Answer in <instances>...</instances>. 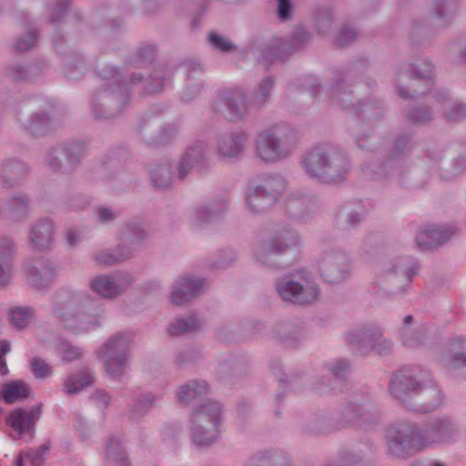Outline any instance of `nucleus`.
Returning a JSON list of instances; mask_svg holds the SVG:
<instances>
[{"mask_svg":"<svg viewBox=\"0 0 466 466\" xmlns=\"http://www.w3.org/2000/svg\"><path fill=\"white\" fill-rule=\"evenodd\" d=\"M457 431L455 423L449 417H442L423 428L415 425L390 426L385 438L390 452L403 457L426 447L451 441Z\"/></svg>","mask_w":466,"mask_h":466,"instance_id":"1","label":"nucleus"},{"mask_svg":"<svg viewBox=\"0 0 466 466\" xmlns=\"http://www.w3.org/2000/svg\"><path fill=\"white\" fill-rule=\"evenodd\" d=\"M90 301L91 298L86 291H59L53 302V311L58 324L73 334L86 333L98 328L102 317L89 310Z\"/></svg>","mask_w":466,"mask_h":466,"instance_id":"2","label":"nucleus"},{"mask_svg":"<svg viewBox=\"0 0 466 466\" xmlns=\"http://www.w3.org/2000/svg\"><path fill=\"white\" fill-rule=\"evenodd\" d=\"M306 173L323 183L340 181L348 172L347 157L327 146H317L309 150L301 160Z\"/></svg>","mask_w":466,"mask_h":466,"instance_id":"3","label":"nucleus"},{"mask_svg":"<svg viewBox=\"0 0 466 466\" xmlns=\"http://www.w3.org/2000/svg\"><path fill=\"white\" fill-rule=\"evenodd\" d=\"M390 390L393 397L404 400L411 396H418L423 401L417 408L420 412H429L441 404L443 397L441 390L433 381H419L413 371L404 368L393 374L390 380Z\"/></svg>","mask_w":466,"mask_h":466,"instance_id":"4","label":"nucleus"},{"mask_svg":"<svg viewBox=\"0 0 466 466\" xmlns=\"http://www.w3.org/2000/svg\"><path fill=\"white\" fill-rule=\"evenodd\" d=\"M222 405L211 399L200 401L193 408L188 420L190 439L199 447L215 442L220 433Z\"/></svg>","mask_w":466,"mask_h":466,"instance_id":"5","label":"nucleus"},{"mask_svg":"<svg viewBox=\"0 0 466 466\" xmlns=\"http://www.w3.org/2000/svg\"><path fill=\"white\" fill-rule=\"evenodd\" d=\"M294 132L286 133L283 124L274 125L258 133L255 151L264 162H276L289 156L294 146Z\"/></svg>","mask_w":466,"mask_h":466,"instance_id":"6","label":"nucleus"},{"mask_svg":"<svg viewBox=\"0 0 466 466\" xmlns=\"http://www.w3.org/2000/svg\"><path fill=\"white\" fill-rule=\"evenodd\" d=\"M279 296L287 302L297 305H309L315 302L320 295V289L314 282L312 275L306 269H300L292 277H285L276 284Z\"/></svg>","mask_w":466,"mask_h":466,"instance_id":"7","label":"nucleus"},{"mask_svg":"<svg viewBox=\"0 0 466 466\" xmlns=\"http://www.w3.org/2000/svg\"><path fill=\"white\" fill-rule=\"evenodd\" d=\"M131 343V335L121 332L112 336L96 350L103 361L106 374L112 379H120L127 366V351Z\"/></svg>","mask_w":466,"mask_h":466,"instance_id":"8","label":"nucleus"},{"mask_svg":"<svg viewBox=\"0 0 466 466\" xmlns=\"http://www.w3.org/2000/svg\"><path fill=\"white\" fill-rule=\"evenodd\" d=\"M299 243L298 234L290 229L278 231L270 241L259 240L253 246L256 258L262 264L279 268L276 258Z\"/></svg>","mask_w":466,"mask_h":466,"instance_id":"9","label":"nucleus"},{"mask_svg":"<svg viewBox=\"0 0 466 466\" xmlns=\"http://www.w3.org/2000/svg\"><path fill=\"white\" fill-rule=\"evenodd\" d=\"M25 269L27 281L37 289L48 288L58 277L56 265L44 258L26 261Z\"/></svg>","mask_w":466,"mask_h":466,"instance_id":"10","label":"nucleus"},{"mask_svg":"<svg viewBox=\"0 0 466 466\" xmlns=\"http://www.w3.org/2000/svg\"><path fill=\"white\" fill-rule=\"evenodd\" d=\"M207 287L203 279L187 274L179 276L172 285L170 300L177 306L185 305L203 293Z\"/></svg>","mask_w":466,"mask_h":466,"instance_id":"11","label":"nucleus"},{"mask_svg":"<svg viewBox=\"0 0 466 466\" xmlns=\"http://www.w3.org/2000/svg\"><path fill=\"white\" fill-rule=\"evenodd\" d=\"M133 281V276L127 272L99 275L91 280L90 288L99 296L111 299L120 295Z\"/></svg>","mask_w":466,"mask_h":466,"instance_id":"12","label":"nucleus"},{"mask_svg":"<svg viewBox=\"0 0 466 466\" xmlns=\"http://www.w3.org/2000/svg\"><path fill=\"white\" fill-rule=\"evenodd\" d=\"M40 416V406H34L29 409H15L6 417V424L17 433L18 437L31 439L35 432V423Z\"/></svg>","mask_w":466,"mask_h":466,"instance_id":"13","label":"nucleus"},{"mask_svg":"<svg viewBox=\"0 0 466 466\" xmlns=\"http://www.w3.org/2000/svg\"><path fill=\"white\" fill-rule=\"evenodd\" d=\"M275 197L259 181L250 182L245 192L246 209L259 214L269 209L275 203Z\"/></svg>","mask_w":466,"mask_h":466,"instance_id":"14","label":"nucleus"},{"mask_svg":"<svg viewBox=\"0 0 466 466\" xmlns=\"http://www.w3.org/2000/svg\"><path fill=\"white\" fill-rule=\"evenodd\" d=\"M349 339L358 345L360 353L372 350L380 355H386L392 350V343L383 339L379 331H355L349 335Z\"/></svg>","mask_w":466,"mask_h":466,"instance_id":"15","label":"nucleus"},{"mask_svg":"<svg viewBox=\"0 0 466 466\" xmlns=\"http://www.w3.org/2000/svg\"><path fill=\"white\" fill-rule=\"evenodd\" d=\"M456 232L451 225H426L416 235V243L420 249H427L447 241Z\"/></svg>","mask_w":466,"mask_h":466,"instance_id":"16","label":"nucleus"},{"mask_svg":"<svg viewBox=\"0 0 466 466\" xmlns=\"http://www.w3.org/2000/svg\"><path fill=\"white\" fill-rule=\"evenodd\" d=\"M248 135L241 130L221 134L217 142V152L223 159L239 157L247 145Z\"/></svg>","mask_w":466,"mask_h":466,"instance_id":"17","label":"nucleus"},{"mask_svg":"<svg viewBox=\"0 0 466 466\" xmlns=\"http://www.w3.org/2000/svg\"><path fill=\"white\" fill-rule=\"evenodd\" d=\"M221 101L232 119L242 117L249 103L245 91L240 87L224 91Z\"/></svg>","mask_w":466,"mask_h":466,"instance_id":"18","label":"nucleus"},{"mask_svg":"<svg viewBox=\"0 0 466 466\" xmlns=\"http://www.w3.org/2000/svg\"><path fill=\"white\" fill-rule=\"evenodd\" d=\"M31 243L35 248H48L54 239V224L49 218H43L33 225L30 230Z\"/></svg>","mask_w":466,"mask_h":466,"instance_id":"19","label":"nucleus"},{"mask_svg":"<svg viewBox=\"0 0 466 466\" xmlns=\"http://www.w3.org/2000/svg\"><path fill=\"white\" fill-rule=\"evenodd\" d=\"M208 392V385L204 380H192L180 386L177 397L180 403L187 405Z\"/></svg>","mask_w":466,"mask_h":466,"instance_id":"20","label":"nucleus"},{"mask_svg":"<svg viewBox=\"0 0 466 466\" xmlns=\"http://www.w3.org/2000/svg\"><path fill=\"white\" fill-rule=\"evenodd\" d=\"M433 97L438 106L443 111L446 119L458 121L466 116V105L450 102L446 92L436 93Z\"/></svg>","mask_w":466,"mask_h":466,"instance_id":"21","label":"nucleus"},{"mask_svg":"<svg viewBox=\"0 0 466 466\" xmlns=\"http://www.w3.org/2000/svg\"><path fill=\"white\" fill-rule=\"evenodd\" d=\"M13 248V243L9 238H0V287L7 285L11 279Z\"/></svg>","mask_w":466,"mask_h":466,"instance_id":"22","label":"nucleus"},{"mask_svg":"<svg viewBox=\"0 0 466 466\" xmlns=\"http://www.w3.org/2000/svg\"><path fill=\"white\" fill-rule=\"evenodd\" d=\"M204 148L205 146L201 141H198L188 147L179 163L178 177L180 178L186 177L194 166L202 161L204 157Z\"/></svg>","mask_w":466,"mask_h":466,"instance_id":"23","label":"nucleus"},{"mask_svg":"<svg viewBox=\"0 0 466 466\" xmlns=\"http://www.w3.org/2000/svg\"><path fill=\"white\" fill-rule=\"evenodd\" d=\"M372 408L373 406L369 396L361 395L350 401L346 407L345 412L353 421L358 419L368 421L371 417Z\"/></svg>","mask_w":466,"mask_h":466,"instance_id":"24","label":"nucleus"},{"mask_svg":"<svg viewBox=\"0 0 466 466\" xmlns=\"http://www.w3.org/2000/svg\"><path fill=\"white\" fill-rule=\"evenodd\" d=\"M322 278L329 283H337L345 278V271L338 267V259L330 255L323 256L319 261Z\"/></svg>","mask_w":466,"mask_h":466,"instance_id":"25","label":"nucleus"},{"mask_svg":"<svg viewBox=\"0 0 466 466\" xmlns=\"http://www.w3.org/2000/svg\"><path fill=\"white\" fill-rule=\"evenodd\" d=\"M132 256V249L127 247L119 246L115 251L101 250L94 255L96 263L103 266H110L116 262L127 259Z\"/></svg>","mask_w":466,"mask_h":466,"instance_id":"26","label":"nucleus"},{"mask_svg":"<svg viewBox=\"0 0 466 466\" xmlns=\"http://www.w3.org/2000/svg\"><path fill=\"white\" fill-rule=\"evenodd\" d=\"M81 147L74 145L71 147L66 148L64 147H56L49 154V166L55 171L59 169L61 158L66 159L69 163H74L77 159V154L80 152Z\"/></svg>","mask_w":466,"mask_h":466,"instance_id":"27","label":"nucleus"},{"mask_svg":"<svg viewBox=\"0 0 466 466\" xmlns=\"http://www.w3.org/2000/svg\"><path fill=\"white\" fill-rule=\"evenodd\" d=\"M127 454L124 451L122 441L117 436L108 439L106 445L105 461L107 463L116 461L119 466H128L126 462Z\"/></svg>","mask_w":466,"mask_h":466,"instance_id":"28","label":"nucleus"},{"mask_svg":"<svg viewBox=\"0 0 466 466\" xmlns=\"http://www.w3.org/2000/svg\"><path fill=\"white\" fill-rule=\"evenodd\" d=\"M29 395V388L26 383L15 380L4 385L0 396L8 403H13L25 399Z\"/></svg>","mask_w":466,"mask_h":466,"instance_id":"29","label":"nucleus"},{"mask_svg":"<svg viewBox=\"0 0 466 466\" xmlns=\"http://www.w3.org/2000/svg\"><path fill=\"white\" fill-rule=\"evenodd\" d=\"M399 160L392 157L383 164L367 166L364 168V173L373 179H381L390 175H394L399 169Z\"/></svg>","mask_w":466,"mask_h":466,"instance_id":"30","label":"nucleus"},{"mask_svg":"<svg viewBox=\"0 0 466 466\" xmlns=\"http://www.w3.org/2000/svg\"><path fill=\"white\" fill-rule=\"evenodd\" d=\"M406 72L407 76L414 82L413 86H418L419 84L423 83L430 87L433 84V67L430 62H422L420 69H415L412 66H410Z\"/></svg>","mask_w":466,"mask_h":466,"instance_id":"31","label":"nucleus"},{"mask_svg":"<svg viewBox=\"0 0 466 466\" xmlns=\"http://www.w3.org/2000/svg\"><path fill=\"white\" fill-rule=\"evenodd\" d=\"M200 326L201 322L195 316L177 318L169 324L168 331L172 335H180L197 330Z\"/></svg>","mask_w":466,"mask_h":466,"instance_id":"32","label":"nucleus"},{"mask_svg":"<svg viewBox=\"0 0 466 466\" xmlns=\"http://www.w3.org/2000/svg\"><path fill=\"white\" fill-rule=\"evenodd\" d=\"M35 312L29 307H14L9 311L12 325L17 329L25 328L34 319Z\"/></svg>","mask_w":466,"mask_h":466,"instance_id":"33","label":"nucleus"},{"mask_svg":"<svg viewBox=\"0 0 466 466\" xmlns=\"http://www.w3.org/2000/svg\"><path fill=\"white\" fill-rule=\"evenodd\" d=\"M93 376L87 370H83L76 375H71L65 382V388L68 393H76L90 385Z\"/></svg>","mask_w":466,"mask_h":466,"instance_id":"34","label":"nucleus"},{"mask_svg":"<svg viewBox=\"0 0 466 466\" xmlns=\"http://www.w3.org/2000/svg\"><path fill=\"white\" fill-rule=\"evenodd\" d=\"M55 351L65 362L74 361L79 359L82 355V350L79 348L73 346L66 340L62 339H59L56 342Z\"/></svg>","mask_w":466,"mask_h":466,"instance_id":"35","label":"nucleus"},{"mask_svg":"<svg viewBox=\"0 0 466 466\" xmlns=\"http://www.w3.org/2000/svg\"><path fill=\"white\" fill-rule=\"evenodd\" d=\"M47 451L46 446H42L37 451H22L18 456L15 462V466H26V464H30L31 466H42L44 461V453Z\"/></svg>","mask_w":466,"mask_h":466,"instance_id":"36","label":"nucleus"},{"mask_svg":"<svg viewBox=\"0 0 466 466\" xmlns=\"http://www.w3.org/2000/svg\"><path fill=\"white\" fill-rule=\"evenodd\" d=\"M288 460L277 451H266L252 460V466H288Z\"/></svg>","mask_w":466,"mask_h":466,"instance_id":"37","label":"nucleus"},{"mask_svg":"<svg viewBox=\"0 0 466 466\" xmlns=\"http://www.w3.org/2000/svg\"><path fill=\"white\" fill-rule=\"evenodd\" d=\"M273 87V79L269 76L265 77L258 86V88L254 92L250 103L254 104L257 106H262L265 104L268 97L270 91Z\"/></svg>","mask_w":466,"mask_h":466,"instance_id":"38","label":"nucleus"},{"mask_svg":"<svg viewBox=\"0 0 466 466\" xmlns=\"http://www.w3.org/2000/svg\"><path fill=\"white\" fill-rule=\"evenodd\" d=\"M259 182L269 192L274 194L275 200H277L278 195L282 192L286 187V181L284 177L278 174L267 175Z\"/></svg>","mask_w":466,"mask_h":466,"instance_id":"39","label":"nucleus"},{"mask_svg":"<svg viewBox=\"0 0 466 466\" xmlns=\"http://www.w3.org/2000/svg\"><path fill=\"white\" fill-rule=\"evenodd\" d=\"M412 322V317L408 315L403 319V328L401 331V339L404 345L409 347H415L421 343V339L418 332H413L409 329Z\"/></svg>","mask_w":466,"mask_h":466,"instance_id":"40","label":"nucleus"},{"mask_svg":"<svg viewBox=\"0 0 466 466\" xmlns=\"http://www.w3.org/2000/svg\"><path fill=\"white\" fill-rule=\"evenodd\" d=\"M30 365L34 376L37 379H45L52 374V367L41 358H33Z\"/></svg>","mask_w":466,"mask_h":466,"instance_id":"41","label":"nucleus"},{"mask_svg":"<svg viewBox=\"0 0 466 466\" xmlns=\"http://www.w3.org/2000/svg\"><path fill=\"white\" fill-rule=\"evenodd\" d=\"M215 216L214 210L209 206H201L190 213V219L196 225L208 222Z\"/></svg>","mask_w":466,"mask_h":466,"instance_id":"42","label":"nucleus"},{"mask_svg":"<svg viewBox=\"0 0 466 466\" xmlns=\"http://www.w3.org/2000/svg\"><path fill=\"white\" fill-rule=\"evenodd\" d=\"M208 41L213 47L221 51L228 52L235 48V46L228 39L216 33L209 34Z\"/></svg>","mask_w":466,"mask_h":466,"instance_id":"43","label":"nucleus"},{"mask_svg":"<svg viewBox=\"0 0 466 466\" xmlns=\"http://www.w3.org/2000/svg\"><path fill=\"white\" fill-rule=\"evenodd\" d=\"M442 365L448 369H457L466 367V354L462 352H454L451 356L441 360Z\"/></svg>","mask_w":466,"mask_h":466,"instance_id":"44","label":"nucleus"},{"mask_svg":"<svg viewBox=\"0 0 466 466\" xmlns=\"http://www.w3.org/2000/svg\"><path fill=\"white\" fill-rule=\"evenodd\" d=\"M344 217L346 218L347 223L353 226L362 219L364 213L359 212L356 209H351L349 206H346L343 207L338 214L339 218Z\"/></svg>","mask_w":466,"mask_h":466,"instance_id":"45","label":"nucleus"},{"mask_svg":"<svg viewBox=\"0 0 466 466\" xmlns=\"http://www.w3.org/2000/svg\"><path fill=\"white\" fill-rule=\"evenodd\" d=\"M36 39V32L35 30H30L25 36L20 37L16 41L15 47L18 51H26L35 44Z\"/></svg>","mask_w":466,"mask_h":466,"instance_id":"46","label":"nucleus"},{"mask_svg":"<svg viewBox=\"0 0 466 466\" xmlns=\"http://www.w3.org/2000/svg\"><path fill=\"white\" fill-rule=\"evenodd\" d=\"M350 369V364L346 360H337L329 366V370L337 379H342L347 374Z\"/></svg>","mask_w":466,"mask_h":466,"instance_id":"47","label":"nucleus"},{"mask_svg":"<svg viewBox=\"0 0 466 466\" xmlns=\"http://www.w3.org/2000/svg\"><path fill=\"white\" fill-rule=\"evenodd\" d=\"M356 36V31L350 26L343 27L339 33L336 43L339 46H345L353 40Z\"/></svg>","mask_w":466,"mask_h":466,"instance_id":"48","label":"nucleus"},{"mask_svg":"<svg viewBox=\"0 0 466 466\" xmlns=\"http://www.w3.org/2000/svg\"><path fill=\"white\" fill-rule=\"evenodd\" d=\"M278 1V14L279 18L284 21L289 18L291 13L290 0H277Z\"/></svg>","mask_w":466,"mask_h":466,"instance_id":"49","label":"nucleus"},{"mask_svg":"<svg viewBox=\"0 0 466 466\" xmlns=\"http://www.w3.org/2000/svg\"><path fill=\"white\" fill-rule=\"evenodd\" d=\"M431 113L425 109V108H419L416 110H413L409 117L411 121L416 123H424L428 121L431 118Z\"/></svg>","mask_w":466,"mask_h":466,"instance_id":"50","label":"nucleus"},{"mask_svg":"<svg viewBox=\"0 0 466 466\" xmlns=\"http://www.w3.org/2000/svg\"><path fill=\"white\" fill-rule=\"evenodd\" d=\"M125 234L127 238H132L135 240H140L147 235L145 229L137 224L128 225Z\"/></svg>","mask_w":466,"mask_h":466,"instance_id":"51","label":"nucleus"},{"mask_svg":"<svg viewBox=\"0 0 466 466\" xmlns=\"http://www.w3.org/2000/svg\"><path fill=\"white\" fill-rule=\"evenodd\" d=\"M156 400L157 398L155 397V395L147 393L145 396H143L142 399L137 402V406L134 408V411L139 412L140 410H144L147 407L151 406Z\"/></svg>","mask_w":466,"mask_h":466,"instance_id":"52","label":"nucleus"},{"mask_svg":"<svg viewBox=\"0 0 466 466\" xmlns=\"http://www.w3.org/2000/svg\"><path fill=\"white\" fill-rule=\"evenodd\" d=\"M262 58L267 64L272 62L273 60L281 58L279 54V46H274L265 50L263 52Z\"/></svg>","mask_w":466,"mask_h":466,"instance_id":"53","label":"nucleus"},{"mask_svg":"<svg viewBox=\"0 0 466 466\" xmlns=\"http://www.w3.org/2000/svg\"><path fill=\"white\" fill-rule=\"evenodd\" d=\"M97 217L98 219L102 222L110 221L115 218V213L108 208L100 207L97 208Z\"/></svg>","mask_w":466,"mask_h":466,"instance_id":"54","label":"nucleus"},{"mask_svg":"<svg viewBox=\"0 0 466 466\" xmlns=\"http://www.w3.org/2000/svg\"><path fill=\"white\" fill-rule=\"evenodd\" d=\"M12 206L18 211H25L28 206V198L25 196L14 198Z\"/></svg>","mask_w":466,"mask_h":466,"instance_id":"55","label":"nucleus"},{"mask_svg":"<svg viewBox=\"0 0 466 466\" xmlns=\"http://www.w3.org/2000/svg\"><path fill=\"white\" fill-rule=\"evenodd\" d=\"M396 268V264L391 260L383 261L377 266V272L380 274H385L389 271H392Z\"/></svg>","mask_w":466,"mask_h":466,"instance_id":"56","label":"nucleus"},{"mask_svg":"<svg viewBox=\"0 0 466 466\" xmlns=\"http://www.w3.org/2000/svg\"><path fill=\"white\" fill-rule=\"evenodd\" d=\"M80 239L79 233L75 230H68L66 234V240L70 247L76 246Z\"/></svg>","mask_w":466,"mask_h":466,"instance_id":"57","label":"nucleus"},{"mask_svg":"<svg viewBox=\"0 0 466 466\" xmlns=\"http://www.w3.org/2000/svg\"><path fill=\"white\" fill-rule=\"evenodd\" d=\"M150 86H151L149 87L148 92H158L164 87V80L162 78L154 76L150 79Z\"/></svg>","mask_w":466,"mask_h":466,"instance_id":"58","label":"nucleus"},{"mask_svg":"<svg viewBox=\"0 0 466 466\" xmlns=\"http://www.w3.org/2000/svg\"><path fill=\"white\" fill-rule=\"evenodd\" d=\"M46 118L38 115L34 116V118L30 121L27 128L36 129L38 126L46 125Z\"/></svg>","mask_w":466,"mask_h":466,"instance_id":"59","label":"nucleus"},{"mask_svg":"<svg viewBox=\"0 0 466 466\" xmlns=\"http://www.w3.org/2000/svg\"><path fill=\"white\" fill-rule=\"evenodd\" d=\"M449 6H450V4L446 0L441 4H437L435 6L437 16L439 18H442V17L446 16V14L444 13V9L449 8Z\"/></svg>","mask_w":466,"mask_h":466,"instance_id":"60","label":"nucleus"},{"mask_svg":"<svg viewBox=\"0 0 466 466\" xmlns=\"http://www.w3.org/2000/svg\"><path fill=\"white\" fill-rule=\"evenodd\" d=\"M94 399L96 401L102 403L103 405H107L109 398L106 393L103 391H98L95 394Z\"/></svg>","mask_w":466,"mask_h":466,"instance_id":"61","label":"nucleus"},{"mask_svg":"<svg viewBox=\"0 0 466 466\" xmlns=\"http://www.w3.org/2000/svg\"><path fill=\"white\" fill-rule=\"evenodd\" d=\"M304 205L305 204V199L304 198H299L298 196H292V198L289 199V208L291 210L295 208H297V206L299 205Z\"/></svg>","mask_w":466,"mask_h":466,"instance_id":"62","label":"nucleus"},{"mask_svg":"<svg viewBox=\"0 0 466 466\" xmlns=\"http://www.w3.org/2000/svg\"><path fill=\"white\" fill-rule=\"evenodd\" d=\"M12 76L16 79L25 78V68L23 66H17L15 68L12 69Z\"/></svg>","mask_w":466,"mask_h":466,"instance_id":"63","label":"nucleus"},{"mask_svg":"<svg viewBox=\"0 0 466 466\" xmlns=\"http://www.w3.org/2000/svg\"><path fill=\"white\" fill-rule=\"evenodd\" d=\"M10 344L6 340L0 341V357L5 358V355L10 351Z\"/></svg>","mask_w":466,"mask_h":466,"instance_id":"64","label":"nucleus"}]
</instances>
